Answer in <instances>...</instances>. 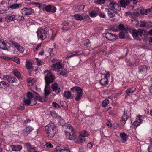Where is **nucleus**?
Instances as JSON below:
<instances>
[{"mask_svg": "<svg viewBox=\"0 0 152 152\" xmlns=\"http://www.w3.org/2000/svg\"><path fill=\"white\" fill-rule=\"evenodd\" d=\"M64 96L66 98H70L71 96V92L69 91H65L64 94Z\"/></svg>", "mask_w": 152, "mask_h": 152, "instance_id": "obj_36", "label": "nucleus"}, {"mask_svg": "<svg viewBox=\"0 0 152 152\" xmlns=\"http://www.w3.org/2000/svg\"><path fill=\"white\" fill-rule=\"evenodd\" d=\"M45 129L48 138L50 139L53 138L56 132V128L55 124L52 122H50L45 126Z\"/></svg>", "mask_w": 152, "mask_h": 152, "instance_id": "obj_3", "label": "nucleus"}, {"mask_svg": "<svg viewBox=\"0 0 152 152\" xmlns=\"http://www.w3.org/2000/svg\"><path fill=\"white\" fill-rule=\"evenodd\" d=\"M136 90V88L132 87L131 88H128L126 91V93L128 96L130 95L132 93H134Z\"/></svg>", "mask_w": 152, "mask_h": 152, "instance_id": "obj_24", "label": "nucleus"}, {"mask_svg": "<svg viewBox=\"0 0 152 152\" xmlns=\"http://www.w3.org/2000/svg\"><path fill=\"white\" fill-rule=\"evenodd\" d=\"M105 1V0H95V2L97 4H104Z\"/></svg>", "mask_w": 152, "mask_h": 152, "instance_id": "obj_47", "label": "nucleus"}, {"mask_svg": "<svg viewBox=\"0 0 152 152\" xmlns=\"http://www.w3.org/2000/svg\"><path fill=\"white\" fill-rule=\"evenodd\" d=\"M82 95H80V94H76L75 96V100L77 101H79L80 100L82 97Z\"/></svg>", "mask_w": 152, "mask_h": 152, "instance_id": "obj_44", "label": "nucleus"}, {"mask_svg": "<svg viewBox=\"0 0 152 152\" xmlns=\"http://www.w3.org/2000/svg\"><path fill=\"white\" fill-rule=\"evenodd\" d=\"M105 11L107 12L108 15L110 18L114 17L115 14L117 13L116 11L111 9L105 8Z\"/></svg>", "mask_w": 152, "mask_h": 152, "instance_id": "obj_18", "label": "nucleus"}, {"mask_svg": "<svg viewBox=\"0 0 152 152\" xmlns=\"http://www.w3.org/2000/svg\"><path fill=\"white\" fill-rule=\"evenodd\" d=\"M51 116L54 118H56L57 119L58 118V117L60 116H58L57 113L55 111H52L51 112Z\"/></svg>", "mask_w": 152, "mask_h": 152, "instance_id": "obj_41", "label": "nucleus"}, {"mask_svg": "<svg viewBox=\"0 0 152 152\" xmlns=\"http://www.w3.org/2000/svg\"><path fill=\"white\" fill-rule=\"evenodd\" d=\"M106 37L109 40H113L118 38V36L108 32L105 34Z\"/></svg>", "mask_w": 152, "mask_h": 152, "instance_id": "obj_14", "label": "nucleus"}, {"mask_svg": "<svg viewBox=\"0 0 152 152\" xmlns=\"http://www.w3.org/2000/svg\"><path fill=\"white\" fill-rule=\"evenodd\" d=\"M118 28L119 30H123L125 32L127 33L126 32L127 31V29H126V28L129 29V28L127 27L125 28L123 24H120L118 26Z\"/></svg>", "mask_w": 152, "mask_h": 152, "instance_id": "obj_34", "label": "nucleus"}, {"mask_svg": "<svg viewBox=\"0 0 152 152\" xmlns=\"http://www.w3.org/2000/svg\"><path fill=\"white\" fill-rule=\"evenodd\" d=\"M18 15H17L12 14L5 19V21L7 22H9L14 21L17 19Z\"/></svg>", "mask_w": 152, "mask_h": 152, "instance_id": "obj_17", "label": "nucleus"}, {"mask_svg": "<svg viewBox=\"0 0 152 152\" xmlns=\"http://www.w3.org/2000/svg\"><path fill=\"white\" fill-rule=\"evenodd\" d=\"M52 105L56 108H58L60 107V106L57 103L55 102H53L52 103Z\"/></svg>", "mask_w": 152, "mask_h": 152, "instance_id": "obj_58", "label": "nucleus"}, {"mask_svg": "<svg viewBox=\"0 0 152 152\" xmlns=\"http://www.w3.org/2000/svg\"><path fill=\"white\" fill-rule=\"evenodd\" d=\"M6 149L7 151H19L21 150L22 148L21 145H7L6 147Z\"/></svg>", "mask_w": 152, "mask_h": 152, "instance_id": "obj_7", "label": "nucleus"}, {"mask_svg": "<svg viewBox=\"0 0 152 152\" xmlns=\"http://www.w3.org/2000/svg\"><path fill=\"white\" fill-rule=\"evenodd\" d=\"M80 135L83 137H87L89 135L88 134L85 130L81 131L80 133Z\"/></svg>", "mask_w": 152, "mask_h": 152, "instance_id": "obj_39", "label": "nucleus"}, {"mask_svg": "<svg viewBox=\"0 0 152 152\" xmlns=\"http://www.w3.org/2000/svg\"><path fill=\"white\" fill-rule=\"evenodd\" d=\"M107 5L109 7L118 11H120L121 9V6L115 1L113 0H108L107 3Z\"/></svg>", "mask_w": 152, "mask_h": 152, "instance_id": "obj_6", "label": "nucleus"}, {"mask_svg": "<svg viewBox=\"0 0 152 152\" xmlns=\"http://www.w3.org/2000/svg\"><path fill=\"white\" fill-rule=\"evenodd\" d=\"M57 120L58 121L59 123L61 125L63 126L65 125V123L64 120L60 116L58 117V118Z\"/></svg>", "mask_w": 152, "mask_h": 152, "instance_id": "obj_37", "label": "nucleus"}, {"mask_svg": "<svg viewBox=\"0 0 152 152\" xmlns=\"http://www.w3.org/2000/svg\"><path fill=\"white\" fill-rule=\"evenodd\" d=\"M20 52L23 53L24 52V49L20 45L16 48Z\"/></svg>", "mask_w": 152, "mask_h": 152, "instance_id": "obj_46", "label": "nucleus"}, {"mask_svg": "<svg viewBox=\"0 0 152 152\" xmlns=\"http://www.w3.org/2000/svg\"><path fill=\"white\" fill-rule=\"evenodd\" d=\"M56 35V33L53 31L52 35L51 37V40H53L54 39Z\"/></svg>", "mask_w": 152, "mask_h": 152, "instance_id": "obj_57", "label": "nucleus"}, {"mask_svg": "<svg viewBox=\"0 0 152 152\" xmlns=\"http://www.w3.org/2000/svg\"><path fill=\"white\" fill-rule=\"evenodd\" d=\"M84 8V6L80 5L77 6L75 7L76 10L77 12H80L83 10Z\"/></svg>", "mask_w": 152, "mask_h": 152, "instance_id": "obj_33", "label": "nucleus"}, {"mask_svg": "<svg viewBox=\"0 0 152 152\" xmlns=\"http://www.w3.org/2000/svg\"><path fill=\"white\" fill-rule=\"evenodd\" d=\"M120 136L122 139V142H125L126 141L127 136L126 134L124 132L121 133H120Z\"/></svg>", "mask_w": 152, "mask_h": 152, "instance_id": "obj_25", "label": "nucleus"}, {"mask_svg": "<svg viewBox=\"0 0 152 152\" xmlns=\"http://www.w3.org/2000/svg\"><path fill=\"white\" fill-rule=\"evenodd\" d=\"M29 152H36V150L35 147H32L28 151Z\"/></svg>", "mask_w": 152, "mask_h": 152, "instance_id": "obj_59", "label": "nucleus"}, {"mask_svg": "<svg viewBox=\"0 0 152 152\" xmlns=\"http://www.w3.org/2000/svg\"><path fill=\"white\" fill-rule=\"evenodd\" d=\"M148 151L149 152H152V145L149 146L148 148Z\"/></svg>", "mask_w": 152, "mask_h": 152, "instance_id": "obj_64", "label": "nucleus"}, {"mask_svg": "<svg viewBox=\"0 0 152 152\" xmlns=\"http://www.w3.org/2000/svg\"><path fill=\"white\" fill-rule=\"evenodd\" d=\"M49 29L46 27H39L37 32L38 39L43 40L49 35Z\"/></svg>", "mask_w": 152, "mask_h": 152, "instance_id": "obj_2", "label": "nucleus"}, {"mask_svg": "<svg viewBox=\"0 0 152 152\" xmlns=\"http://www.w3.org/2000/svg\"><path fill=\"white\" fill-rule=\"evenodd\" d=\"M119 37L120 39H123L125 37V34L123 32H121L119 34Z\"/></svg>", "mask_w": 152, "mask_h": 152, "instance_id": "obj_53", "label": "nucleus"}, {"mask_svg": "<svg viewBox=\"0 0 152 152\" xmlns=\"http://www.w3.org/2000/svg\"><path fill=\"white\" fill-rule=\"evenodd\" d=\"M86 140L85 137H83L80 135L77 137V139H75V142L77 143H83L86 141Z\"/></svg>", "mask_w": 152, "mask_h": 152, "instance_id": "obj_23", "label": "nucleus"}, {"mask_svg": "<svg viewBox=\"0 0 152 152\" xmlns=\"http://www.w3.org/2000/svg\"><path fill=\"white\" fill-rule=\"evenodd\" d=\"M102 76L103 77L105 76L106 77H107V78H109L110 76V74L109 72L108 71H103L102 73Z\"/></svg>", "mask_w": 152, "mask_h": 152, "instance_id": "obj_42", "label": "nucleus"}, {"mask_svg": "<svg viewBox=\"0 0 152 152\" xmlns=\"http://www.w3.org/2000/svg\"><path fill=\"white\" fill-rule=\"evenodd\" d=\"M58 72H59L60 75L64 76H66L68 73L67 71L65 69L63 70H60Z\"/></svg>", "mask_w": 152, "mask_h": 152, "instance_id": "obj_45", "label": "nucleus"}, {"mask_svg": "<svg viewBox=\"0 0 152 152\" xmlns=\"http://www.w3.org/2000/svg\"><path fill=\"white\" fill-rule=\"evenodd\" d=\"M33 97V94L30 92H27L26 98L23 101V103L26 106H33L36 104V101Z\"/></svg>", "mask_w": 152, "mask_h": 152, "instance_id": "obj_4", "label": "nucleus"}, {"mask_svg": "<svg viewBox=\"0 0 152 152\" xmlns=\"http://www.w3.org/2000/svg\"><path fill=\"white\" fill-rule=\"evenodd\" d=\"M76 56H77L76 55V53L75 52V51L69 53L65 57H64V58L66 59L72 57H73Z\"/></svg>", "mask_w": 152, "mask_h": 152, "instance_id": "obj_31", "label": "nucleus"}, {"mask_svg": "<svg viewBox=\"0 0 152 152\" xmlns=\"http://www.w3.org/2000/svg\"><path fill=\"white\" fill-rule=\"evenodd\" d=\"M102 78L100 80V83L102 86H105L108 84V79L109 78L107 77L102 76Z\"/></svg>", "mask_w": 152, "mask_h": 152, "instance_id": "obj_21", "label": "nucleus"}, {"mask_svg": "<svg viewBox=\"0 0 152 152\" xmlns=\"http://www.w3.org/2000/svg\"><path fill=\"white\" fill-rule=\"evenodd\" d=\"M57 151H59L60 152H72L69 149H62L60 150L59 149H57Z\"/></svg>", "mask_w": 152, "mask_h": 152, "instance_id": "obj_48", "label": "nucleus"}, {"mask_svg": "<svg viewBox=\"0 0 152 152\" xmlns=\"http://www.w3.org/2000/svg\"><path fill=\"white\" fill-rule=\"evenodd\" d=\"M52 87L53 91L56 93H58L61 91L60 88L58 86V84L56 83H55L52 85Z\"/></svg>", "mask_w": 152, "mask_h": 152, "instance_id": "obj_20", "label": "nucleus"}, {"mask_svg": "<svg viewBox=\"0 0 152 152\" xmlns=\"http://www.w3.org/2000/svg\"><path fill=\"white\" fill-rule=\"evenodd\" d=\"M22 6V5L21 3L19 4H14L10 5V8L12 9H15L21 7Z\"/></svg>", "mask_w": 152, "mask_h": 152, "instance_id": "obj_27", "label": "nucleus"}, {"mask_svg": "<svg viewBox=\"0 0 152 152\" xmlns=\"http://www.w3.org/2000/svg\"><path fill=\"white\" fill-rule=\"evenodd\" d=\"M128 118L129 116L127 115V113H124V114L123 115L121 118V121L124 124V125Z\"/></svg>", "mask_w": 152, "mask_h": 152, "instance_id": "obj_28", "label": "nucleus"}, {"mask_svg": "<svg viewBox=\"0 0 152 152\" xmlns=\"http://www.w3.org/2000/svg\"><path fill=\"white\" fill-rule=\"evenodd\" d=\"M6 46V43L3 40L0 41V48L2 49H5Z\"/></svg>", "mask_w": 152, "mask_h": 152, "instance_id": "obj_35", "label": "nucleus"}, {"mask_svg": "<svg viewBox=\"0 0 152 152\" xmlns=\"http://www.w3.org/2000/svg\"><path fill=\"white\" fill-rule=\"evenodd\" d=\"M148 69V67L145 65L140 66L138 67L139 72L142 74L146 73Z\"/></svg>", "mask_w": 152, "mask_h": 152, "instance_id": "obj_19", "label": "nucleus"}, {"mask_svg": "<svg viewBox=\"0 0 152 152\" xmlns=\"http://www.w3.org/2000/svg\"><path fill=\"white\" fill-rule=\"evenodd\" d=\"M36 81V80L35 79L31 77L28 78L27 80L28 85L29 87L34 85Z\"/></svg>", "mask_w": 152, "mask_h": 152, "instance_id": "obj_22", "label": "nucleus"}, {"mask_svg": "<svg viewBox=\"0 0 152 152\" xmlns=\"http://www.w3.org/2000/svg\"><path fill=\"white\" fill-rule=\"evenodd\" d=\"M21 14L23 15H29L34 12V10L30 8H24L21 10Z\"/></svg>", "mask_w": 152, "mask_h": 152, "instance_id": "obj_10", "label": "nucleus"}, {"mask_svg": "<svg viewBox=\"0 0 152 152\" xmlns=\"http://www.w3.org/2000/svg\"><path fill=\"white\" fill-rule=\"evenodd\" d=\"M25 148L27 149L28 151H29V149L32 147V146L30 143H27L25 145Z\"/></svg>", "mask_w": 152, "mask_h": 152, "instance_id": "obj_50", "label": "nucleus"}, {"mask_svg": "<svg viewBox=\"0 0 152 152\" xmlns=\"http://www.w3.org/2000/svg\"><path fill=\"white\" fill-rule=\"evenodd\" d=\"M26 67L27 69H31L33 68L32 64L29 61H26Z\"/></svg>", "mask_w": 152, "mask_h": 152, "instance_id": "obj_32", "label": "nucleus"}, {"mask_svg": "<svg viewBox=\"0 0 152 152\" xmlns=\"http://www.w3.org/2000/svg\"><path fill=\"white\" fill-rule=\"evenodd\" d=\"M71 90L73 92L76 91V94L83 95V93L82 89L79 87L74 86L71 88Z\"/></svg>", "mask_w": 152, "mask_h": 152, "instance_id": "obj_15", "label": "nucleus"}, {"mask_svg": "<svg viewBox=\"0 0 152 152\" xmlns=\"http://www.w3.org/2000/svg\"><path fill=\"white\" fill-rule=\"evenodd\" d=\"M75 51L77 56H79L81 55H82L83 53V52L82 50L76 51Z\"/></svg>", "mask_w": 152, "mask_h": 152, "instance_id": "obj_55", "label": "nucleus"}, {"mask_svg": "<svg viewBox=\"0 0 152 152\" xmlns=\"http://www.w3.org/2000/svg\"><path fill=\"white\" fill-rule=\"evenodd\" d=\"M41 44H39L37 45V46H35L33 48V50H34V51H35L36 50H37L39 49V48L41 47Z\"/></svg>", "mask_w": 152, "mask_h": 152, "instance_id": "obj_51", "label": "nucleus"}, {"mask_svg": "<svg viewBox=\"0 0 152 152\" xmlns=\"http://www.w3.org/2000/svg\"><path fill=\"white\" fill-rule=\"evenodd\" d=\"M74 17L76 20L80 21L83 20L84 18L87 19L89 18L88 15L83 14L80 15L79 14H75L74 15Z\"/></svg>", "mask_w": 152, "mask_h": 152, "instance_id": "obj_13", "label": "nucleus"}, {"mask_svg": "<svg viewBox=\"0 0 152 152\" xmlns=\"http://www.w3.org/2000/svg\"><path fill=\"white\" fill-rule=\"evenodd\" d=\"M109 102V100L107 99H105L103 100L102 103V106L104 107H105Z\"/></svg>", "mask_w": 152, "mask_h": 152, "instance_id": "obj_38", "label": "nucleus"}, {"mask_svg": "<svg viewBox=\"0 0 152 152\" xmlns=\"http://www.w3.org/2000/svg\"><path fill=\"white\" fill-rule=\"evenodd\" d=\"M33 128L31 126H27L23 130V135L25 137L27 136L30 132L33 130Z\"/></svg>", "mask_w": 152, "mask_h": 152, "instance_id": "obj_16", "label": "nucleus"}, {"mask_svg": "<svg viewBox=\"0 0 152 152\" xmlns=\"http://www.w3.org/2000/svg\"><path fill=\"white\" fill-rule=\"evenodd\" d=\"M144 115H139L136 117V120L133 123L132 125L134 127H137L142 123V121L145 118Z\"/></svg>", "mask_w": 152, "mask_h": 152, "instance_id": "obj_8", "label": "nucleus"}, {"mask_svg": "<svg viewBox=\"0 0 152 152\" xmlns=\"http://www.w3.org/2000/svg\"><path fill=\"white\" fill-rule=\"evenodd\" d=\"M146 26V23L143 21H141L140 24V26L141 27H144Z\"/></svg>", "mask_w": 152, "mask_h": 152, "instance_id": "obj_61", "label": "nucleus"}, {"mask_svg": "<svg viewBox=\"0 0 152 152\" xmlns=\"http://www.w3.org/2000/svg\"><path fill=\"white\" fill-rule=\"evenodd\" d=\"M36 6L38 7L40 9H41L42 8V4H40L39 3H35Z\"/></svg>", "mask_w": 152, "mask_h": 152, "instance_id": "obj_63", "label": "nucleus"}, {"mask_svg": "<svg viewBox=\"0 0 152 152\" xmlns=\"http://www.w3.org/2000/svg\"><path fill=\"white\" fill-rule=\"evenodd\" d=\"M12 60L17 64H19L20 63L19 59L17 57H15L12 58Z\"/></svg>", "mask_w": 152, "mask_h": 152, "instance_id": "obj_56", "label": "nucleus"}, {"mask_svg": "<svg viewBox=\"0 0 152 152\" xmlns=\"http://www.w3.org/2000/svg\"><path fill=\"white\" fill-rule=\"evenodd\" d=\"M99 16L102 18H105L106 16L104 14L103 12H100L98 13Z\"/></svg>", "mask_w": 152, "mask_h": 152, "instance_id": "obj_60", "label": "nucleus"}, {"mask_svg": "<svg viewBox=\"0 0 152 152\" xmlns=\"http://www.w3.org/2000/svg\"><path fill=\"white\" fill-rule=\"evenodd\" d=\"M45 79L46 82V86L45 88V96L48 95L50 94L49 85L48 83L52 82L55 76L53 75L50 71L46 70L44 71Z\"/></svg>", "mask_w": 152, "mask_h": 152, "instance_id": "obj_1", "label": "nucleus"}, {"mask_svg": "<svg viewBox=\"0 0 152 152\" xmlns=\"http://www.w3.org/2000/svg\"><path fill=\"white\" fill-rule=\"evenodd\" d=\"M77 137L75 134L73 133V132H70L69 134V138L70 140H74L75 142V139H77Z\"/></svg>", "mask_w": 152, "mask_h": 152, "instance_id": "obj_26", "label": "nucleus"}, {"mask_svg": "<svg viewBox=\"0 0 152 152\" xmlns=\"http://www.w3.org/2000/svg\"><path fill=\"white\" fill-rule=\"evenodd\" d=\"M12 72L14 75H15L18 79L21 78V75L18 70L16 69H14L12 71Z\"/></svg>", "mask_w": 152, "mask_h": 152, "instance_id": "obj_29", "label": "nucleus"}, {"mask_svg": "<svg viewBox=\"0 0 152 152\" xmlns=\"http://www.w3.org/2000/svg\"><path fill=\"white\" fill-rule=\"evenodd\" d=\"M11 42L16 48L20 45L18 43L14 41H11Z\"/></svg>", "mask_w": 152, "mask_h": 152, "instance_id": "obj_54", "label": "nucleus"}, {"mask_svg": "<svg viewBox=\"0 0 152 152\" xmlns=\"http://www.w3.org/2000/svg\"><path fill=\"white\" fill-rule=\"evenodd\" d=\"M126 29H127L126 32L131 33L134 38L138 36H141L143 34L144 30L142 29H139L137 30L134 29H130L126 28Z\"/></svg>", "mask_w": 152, "mask_h": 152, "instance_id": "obj_5", "label": "nucleus"}, {"mask_svg": "<svg viewBox=\"0 0 152 152\" xmlns=\"http://www.w3.org/2000/svg\"><path fill=\"white\" fill-rule=\"evenodd\" d=\"M90 16L92 17H94L97 16V14L95 11H92L89 13Z\"/></svg>", "mask_w": 152, "mask_h": 152, "instance_id": "obj_43", "label": "nucleus"}, {"mask_svg": "<svg viewBox=\"0 0 152 152\" xmlns=\"http://www.w3.org/2000/svg\"><path fill=\"white\" fill-rule=\"evenodd\" d=\"M45 10L48 12H50L52 13H55L56 10V8L54 5H49L46 6L45 8Z\"/></svg>", "mask_w": 152, "mask_h": 152, "instance_id": "obj_9", "label": "nucleus"}, {"mask_svg": "<svg viewBox=\"0 0 152 152\" xmlns=\"http://www.w3.org/2000/svg\"><path fill=\"white\" fill-rule=\"evenodd\" d=\"M36 63L37 64L38 66L40 65L41 64V60L37 58H36Z\"/></svg>", "mask_w": 152, "mask_h": 152, "instance_id": "obj_62", "label": "nucleus"}, {"mask_svg": "<svg viewBox=\"0 0 152 152\" xmlns=\"http://www.w3.org/2000/svg\"><path fill=\"white\" fill-rule=\"evenodd\" d=\"M3 78L4 80H7L10 83H12L14 82H16L17 79L11 75H4Z\"/></svg>", "mask_w": 152, "mask_h": 152, "instance_id": "obj_11", "label": "nucleus"}, {"mask_svg": "<svg viewBox=\"0 0 152 152\" xmlns=\"http://www.w3.org/2000/svg\"><path fill=\"white\" fill-rule=\"evenodd\" d=\"M8 84L4 81H1L0 82V88H6L7 87Z\"/></svg>", "mask_w": 152, "mask_h": 152, "instance_id": "obj_30", "label": "nucleus"}, {"mask_svg": "<svg viewBox=\"0 0 152 152\" xmlns=\"http://www.w3.org/2000/svg\"><path fill=\"white\" fill-rule=\"evenodd\" d=\"M36 99L41 102H44L45 101V99L41 97L37 96L36 98Z\"/></svg>", "mask_w": 152, "mask_h": 152, "instance_id": "obj_49", "label": "nucleus"}, {"mask_svg": "<svg viewBox=\"0 0 152 152\" xmlns=\"http://www.w3.org/2000/svg\"><path fill=\"white\" fill-rule=\"evenodd\" d=\"M62 64L60 62L56 63L55 64H53L51 66V68L53 70L58 72L59 69L62 68Z\"/></svg>", "mask_w": 152, "mask_h": 152, "instance_id": "obj_12", "label": "nucleus"}, {"mask_svg": "<svg viewBox=\"0 0 152 152\" xmlns=\"http://www.w3.org/2000/svg\"><path fill=\"white\" fill-rule=\"evenodd\" d=\"M140 13L142 15H146L147 14L148 12V9H142L140 10Z\"/></svg>", "mask_w": 152, "mask_h": 152, "instance_id": "obj_40", "label": "nucleus"}, {"mask_svg": "<svg viewBox=\"0 0 152 152\" xmlns=\"http://www.w3.org/2000/svg\"><path fill=\"white\" fill-rule=\"evenodd\" d=\"M120 3L121 5L123 7H125L126 4L125 0H121L120 1Z\"/></svg>", "mask_w": 152, "mask_h": 152, "instance_id": "obj_52", "label": "nucleus"}]
</instances>
